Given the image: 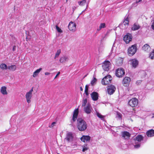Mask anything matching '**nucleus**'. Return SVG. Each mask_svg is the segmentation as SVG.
Instances as JSON below:
<instances>
[{
	"mask_svg": "<svg viewBox=\"0 0 154 154\" xmlns=\"http://www.w3.org/2000/svg\"><path fill=\"white\" fill-rule=\"evenodd\" d=\"M77 126L79 131H83L86 129L87 125L83 119L81 118H79L77 119Z\"/></svg>",
	"mask_w": 154,
	"mask_h": 154,
	"instance_id": "f257e3e1",
	"label": "nucleus"
},
{
	"mask_svg": "<svg viewBox=\"0 0 154 154\" xmlns=\"http://www.w3.org/2000/svg\"><path fill=\"white\" fill-rule=\"evenodd\" d=\"M143 137L141 135L138 134L135 137H134L133 143L134 144V147L136 149H138L140 146L141 142L143 140Z\"/></svg>",
	"mask_w": 154,
	"mask_h": 154,
	"instance_id": "f03ea898",
	"label": "nucleus"
},
{
	"mask_svg": "<svg viewBox=\"0 0 154 154\" xmlns=\"http://www.w3.org/2000/svg\"><path fill=\"white\" fill-rule=\"evenodd\" d=\"M112 77L110 75L105 76L102 80V84L104 85H107L111 83L112 80Z\"/></svg>",
	"mask_w": 154,
	"mask_h": 154,
	"instance_id": "7ed1b4c3",
	"label": "nucleus"
},
{
	"mask_svg": "<svg viewBox=\"0 0 154 154\" xmlns=\"http://www.w3.org/2000/svg\"><path fill=\"white\" fill-rule=\"evenodd\" d=\"M137 45L134 44L130 47L128 49V54L129 56H132L136 52L137 50Z\"/></svg>",
	"mask_w": 154,
	"mask_h": 154,
	"instance_id": "20e7f679",
	"label": "nucleus"
},
{
	"mask_svg": "<svg viewBox=\"0 0 154 154\" xmlns=\"http://www.w3.org/2000/svg\"><path fill=\"white\" fill-rule=\"evenodd\" d=\"M125 74V70L123 68H118L116 70V75L118 77H122L124 76Z\"/></svg>",
	"mask_w": 154,
	"mask_h": 154,
	"instance_id": "39448f33",
	"label": "nucleus"
},
{
	"mask_svg": "<svg viewBox=\"0 0 154 154\" xmlns=\"http://www.w3.org/2000/svg\"><path fill=\"white\" fill-rule=\"evenodd\" d=\"M138 102L137 99L136 98L134 97L129 100L128 104L130 106L134 107L137 106Z\"/></svg>",
	"mask_w": 154,
	"mask_h": 154,
	"instance_id": "423d86ee",
	"label": "nucleus"
},
{
	"mask_svg": "<svg viewBox=\"0 0 154 154\" xmlns=\"http://www.w3.org/2000/svg\"><path fill=\"white\" fill-rule=\"evenodd\" d=\"M116 90V88L113 85H110L108 86L107 89V91L109 94H112Z\"/></svg>",
	"mask_w": 154,
	"mask_h": 154,
	"instance_id": "0eeeda50",
	"label": "nucleus"
},
{
	"mask_svg": "<svg viewBox=\"0 0 154 154\" xmlns=\"http://www.w3.org/2000/svg\"><path fill=\"white\" fill-rule=\"evenodd\" d=\"M132 39V36L131 34L130 33H127L126 35H125L123 38L124 41L126 43H128L131 41Z\"/></svg>",
	"mask_w": 154,
	"mask_h": 154,
	"instance_id": "6e6552de",
	"label": "nucleus"
},
{
	"mask_svg": "<svg viewBox=\"0 0 154 154\" xmlns=\"http://www.w3.org/2000/svg\"><path fill=\"white\" fill-rule=\"evenodd\" d=\"M110 62L108 61L104 62L103 63L102 67L103 70L106 71H108L109 69Z\"/></svg>",
	"mask_w": 154,
	"mask_h": 154,
	"instance_id": "1a4fd4ad",
	"label": "nucleus"
},
{
	"mask_svg": "<svg viewBox=\"0 0 154 154\" xmlns=\"http://www.w3.org/2000/svg\"><path fill=\"white\" fill-rule=\"evenodd\" d=\"M76 25L74 22H70L68 26V27L70 31H74L75 30Z\"/></svg>",
	"mask_w": 154,
	"mask_h": 154,
	"instance_id": "9d476101",
	"label": "nucleus"
},
{
	"mask_svg": "<svg viewBox=\"0 0 154 154\" xmlns=\"http://www.w3.org/2000/svg\"><path fill=\"white\" fill-rule=\"evenodd\" d=\"M73 136L72 132H69L67 133L65 139L68 142H72L73 140Z\"/></svg>",
	"mask_w": 154,
	"mask_h": 154,
	"instance_id": "9b49d317",
	"label": "nucleus"
},
{
	"mask_svg": "<svg viewBox=\"0 0 154 154\" xmlns=\"http://www.w3.org/2000/svg\"><path fill=\"white\" fill-rule=\"evenodd\" d=\"M131 81V78L128 77H125L122 81V83L124 86H126L129 85Z\"/></svg>",
	"mask_w": 154,
	"mask_h": 154,
	"instance_id": "f8f14e48",
	"label": "nucleus"
},
{
	"mask_svg": "<svg viewBox=\"0 0 154 154\" xmlns=\"http://www.w3.org/2000/svg\"><path fill=\"white\" fill-rule=\"evenodd\" d=\"M92 109L91 105L89 104H87V106L84 108L85 112L87 114H90Z\"/></svg>",
	"mask_w": 154,
	"mask_h": 154,
	"instance_id": "ddd939ff",
	"label": "nucleus"
},
{
	"mask_svg": "<svg viewBox=\"0 0 154 154\" xmlns=\"http://www.w3.org/2000/svg\"><path fill=\"white\" fill-rule=\"evenodd\" d=\"M91 97L92 100L94 101L97 100L99 97L98 93L95 92H93L91 94Z\"/></svg>",
	"mask_w": 154,
	"mask_h": 154,
	"instance_id": "4468645a",
	"label": "nucleus"
},
{
	"mask_svg": "<svg viewBox=\"0 0 154 154\" xmlns=\"http://www.w3.org/2000/svg\"><path fill=\"white\" fill-rule=\"evenodd\" d=\"M91 137L88 135H83L81 138V140L83 142H89L90 140Z\"/></svg>",
	"mask_w": 154,
	"mask_h": 154,
	"instance_id": "2eb2a0df",
	"label": "nucleus"
},
{
	"mask_svg": "<svg viewBox=\"0 0 154 154\" xmlns=\"http://www.w3.org/2000/svg\"><path fill=\"white\" fill-rule=\"evenodd\" d=\"M78 109H75L74 111L72 116V121L73 122L75 121L77 119L78 114Z\"/></svg>",
	"mask_w": 154,
	"mask_h": 154,
	"instance_id": "dca6fc26",
	"label": "nucleus"
},
{
	"mask_svg": "<svg viewBox=\"0 0 154 154\" xmlns=\"http://www.w3.org/2000/svg\"><path fill=\"white\" fill-rule=\"evenodd\" d=\"M122 137L125 139H128L130 137L131 134L129 133L126 131H125L122 132Z\"/></svg>",
	"mask_w": 154,
	"mask_h": 154,
	"instance_id": "f3484780",
	"label": "nucleus"
},
{
	"mask_svg": "<svg viewBox=\"0 0 154 154\" xmlns=\"http://www.w3.org/2000/svg\"><path fill=\"white\" fill-rule=\"evenodd\" d=\"M130 61L132 66L134 68H136L138 65V61L135 59L131 60Z\"/></svg>",
	"mask_w": 154,
	"mask_h": 154,
	"instance_id": "a211bd4d",
	"label": "nucleus"
},
{
	"mask_svg": "<svg viewBox=\"0 0 154 154\" xmlns=\"http://www.w3.org/2000/svg\"><path fill=\"white\" fill-rule=\"evenodd\" d=\"M129 15H126L125 17L124 21L123 23H122V24H123L125 26H128L129 24Z\"/></svg>",
	"mask_w": 154,
	"mask_h": 154,
	"instance_id": "6ab92c4d",
	"label": "nucleus"
},
{
	"mask_svg": "<svg viewBox=\"0 0 154 154\" xmlns=\"http://www.w3.org/2000/svg\"><path fill=\"white\" fill-rule=\"evenodd\" d=\"M32 96V94L27 92L25 95L26 98L27 102L28 103L31 102V99Z\"/></svg>",
	"mask_w": 154,
	"mask_h": 154,
	"instance_id": "aec40b11",
	"label": "nucleus"
},
{
	"mask_svg": "<svg viewBox=\"0 0 154 154\" xmlns=\"http://www.w3.org/2000/svg\"><path fill=\"white\" fill-rule=\"evenodd\" d=\"M146 135L148 137H152L154 136V130L151 129L148 131L146 132Z\"/></svg>",
	"mask_w": 154,
	"mask_h": 154,
	"instance_id": "412c9836",
	"label": "nucleus"
},
{
	"mask_svg": "<svg viewBox=\"0 0 154 154\" xmlns=\"http://www.w3.org/2000/svg\"><path fill=\"white\" fill-rule=\"evenodd\" d=\"M69 58L66 56H63L61 57L60 59V61L61 63H65L68 61Z\"/></svg>",
	"mask_w": 154,
	"mask_h": 154,
	"instance_id": "4be33fe9",
	"label": "nucleus"
},
{
	"mask_svg": "<svg viewBox=\"0 0 154 154\" xmlns=\"http://www.w3.org/2000/svg\"><path fill=\"white\" fill-rule=\"evenodd\" d=\"M142 49L146 52H149L150 51V48L148 44H146L143 46Z\"/></svg>",
	"mask_w": 154,
	"mask_h": 154,
	"instance_id": "5701e85b",
	"label": "nucleus"
},
{
	"mask_svg": "<svg viewBox=\"0 0 154 154\" xmlns=\"http://www.w3.org/2000/svg\"><path fill=\"white\" fill-rule=\"evenodd\" d=\"M1 92L3 94H7L8 93L6 91V87L4 86L2 87L1 89Z\"/></svg>",
	"mask_w": 154,
	"mask_h": 154,
	"instance_id": "b1692460",
	"label": "nucleus"
},
{
	"mask_svg": "<svg viewBox=\"0 0 154 154\" xmlns=\"http://www.w3.org/2000/svg\"><path fill=\"white\" fill-rule=\"evenodd\" d=\"M140 27V26L138 24L135 23L133 25L132 29L133 30H136L138 29Z\"/></svg>",
	"mask_w": 154,
	"mask_h": 154,
	"instance_id": "393cba45",
	"label": "nucleus"
},
{
	"mask_svg": "<svg viewBox=\"0 0 154 154\" xmlns=\"http://www.w3.org/2000/svg\"><path fill=\"white\" fill-rule=\"evenodd\" d=\"M16 66L15 65H12L11 66H8V69L9 70L12 71H14L16 69Z\"/></svg>",
	"mask_w": 154,
	"mask_h": 154,
	"instance_id": "a878e982",
	"label": "nucleus"
},
{
	"mask_svg": "<svg viewBox=\"0 0 154 154\" xmlns=\"http://www.w3.org/2000/svg\"><path fill=\"white\" fill-rule=\"evenodd\" d=\"M42 70V68H40L39 69H38L35 70V72L33 73V76L34 77H36L37 75H38V73L40 72Z\"/></svg>",
	"mask_w": 154,
	"mask_h": 154,
	"instance_id": "bb28decb",
	"label": "nucleus"
},
{
	"mask_svg": "<svg viewBox=\"0 0 154 154\" xmlns=\"http://www.w3.org/2000/svg\"><path fill=\"white\" fill-rule=\"evenodd\" d=\"M7 65L5 63H2L0 65V68L2 69H8Z\"/></svg>",
	"mask_w": 154,
	"mask_h": 154,
	"instance_id": "cd10ccee",
	"label": "nucleus"
},
{
	"mask_svg": "<svg viewBox=\"0 0 154 154\" xmlns=\"http://www.w3.org/2000/svg\"><path fill=\"white\" fill-rule=\"evenodd\" d=\"M79 5L81 6H84L86 3L85 0H82L78 2Z\"/></svg>",
	"mask_w": 154,
	"mask_h": 154,
	"instance_id": "c85d7f7f",
	"label": "nucleus"
},
{
	"mask_svg": "<svg viewBox=\"0 0 154 154\" xmlns=\"http://www.w3.org/2000/svg\"><path fill=\"white\" fill-rule=\"evenodd\" d=\"M96 114L97 116L100 119L102 120H103L104 119V116L102 115L99 112H97Z\"/></svg>",
	"mask_w": 154,
	"mask_h": 154,
	"instance_id": "c756f323",
	"label": "nucleus"
},
{
	"mask_svg": "<svg viewBox=\"0 0 154 154\" xmlns=\"http://www.w3.org/2000/svg\"><path fill=\"white\" fill-rule=\"evenodd\" d=\"M61 53V50L60 49L58 50L57 51V52L55 54L54 59H55L56 58L58 57L60 55Z\"/></svg>",
	"mask_w": 154,
	"mask_h": 154,
	"instance_id": "7c9ffc66",
	"label": "nucleus"
},
{
	"mask_svg": "<svg viewBox=\"0 0 154 154\" xmlns=\"http://www.w3.org/2000/svg\"><path fill=\"white\" fill-rule=\"evenodd\" d=\"M88 85H86L85 87V92L87 96H88L89 94V93H88Z\"/></svg>",
	"mask_w": 154,
	"mask_h": 154,
	"instance_id": "2f4dec72",
	"label": "nucleus"
},
{
	"mask_svg": "<svg viewBox=\"0 0 154 154\" xmlns=\"http://www.w3.org/2000/svg\"><path fill=\"white\" fill-rule=\"evenodd\" d=\"M122 114L120 112H117V115L116 117L119 118V119H122Z\"/></svg>",
	"mask_w": 154,
	"mask_h": 154,
	"instance_id": "473e14b6",
	"label": "nucleus"
},
{
	"mask_svg": "<svg viewBox=\"0 0 154 154\" xmlns=\"http://www.w3.org/2000/svg\"><path fill=\"white\" fill-rule=\"evenodd\" d=\"M149 57L151 59H154V50L150 54Z\"/></svg>",
	"mask_w": 154,
	"mask_h": 154,
	"instance_id": "72a5a7b5",
	"label": "nucleus"
},
{
	"mask_svg": "<svg viewBox=\"0 0 154 154\" xmlns=\"http://www.w3.org/2000/svg\"><path fill=\"white\" fill-rule=\"evenodd\" d=\"M56 29L57 32L60 33H61L62 32V31L57 26H56Z\"/></svg>",
	"mask_w": 154,
	"mask_h": 154,
	"instance_id": "f704fd0d",
	"label": "nucleus"
},
{
	"mask_svg": "<svg viewBox=\"0 0 154 154\" xmlns=\"http://www.w3.org/2000/svg\"><path fill=\"white\" fill-rule=\"evenodd\" d=\"M87 103V100L86 99L82 101V106H85L86 103Z\"/></svg>",
	"mask_w": 154,
	"mask_h": 154,
	"instance_id": "c9c22d12",
	"label": "nucleus"
},
{
	"mask_svg": "<svg viewBox=\"0 0 154 154\" xmlns=\"http://www.w3.org/2000/svg\"><path fill=\"white\" fill-rule=\"evenodd\" d=\"M100 26L102 28H104L106 27V24L104 23H101Z\"/></svg>",
	"mask_w": 154,
	"mask_h": 154,
	"instance_id": "e433bc0d",
	"label": "nucleus"
},
{
	"mask_svg": "<svg viewBox=\"0 0 154 154\" xmlns=\"http://www.w3.org/2000/svg\"><path fill=\"white\" fill-rule=\"evenodd\" d=\"M97 81V79L95 78H94V79L92 80L91 82V84L92 85L96 82Z\"/></svg>",
	"mask_w": 154,
	"mask_h": 154,
	"instance_id": "4c0bfd02",
	"label": "nucleus"
},
{
	"mask_svg": "<svg viewBox=\"0 0 154 154\" xmlns=\"http://www.w3.org/2000/svg\"><path fill=\"white\" fill-rule=\"evenodd\" d=\"M109 32H107L106 34H105V36L104 37H103V39H102V40H103L104 38H106V37L108 36V34Z\"/></svg>",
	"mask_w": 154,
	"mask_h": 154,
	"instance_id": "58836bf2",
	"label": "nucleus"
},
{
	"mask_svg": "<svg viewBox=\"0 0 154 154\" xmlns=\"http://www.w3.org/2000/svg\"><path fill=\"white\" fill-rule=\"evenodd\" d=\"M141 80H138L136 82V84L137 85H140V84H141Z\"/></svg>",
	"mask_w": 154,
	"mask_h": 154,
	"instance_id": "ea45409f",
	"label": "nucleus"
},
{
	"mask_svg": "<svg viewBox=\"0 0 154 154\" xmlns=\"http://www.w3.org/2000/svg\"><path fill=\"white\" fill-rule=\"evenodd\" d=\"M87 149H88L87 148V147H85V146H84L83 147V148L82 149V151L85 152V151L87 150Z\"/></svg>",
	"mask_w": 154,
	"mask_h": 154,
	"instance_id": "a19ab883",
	"label": "nucleus"
},
{
	"mask_svg": "<svg viewBox=\"0 0 154 154\" xmlns=\"http://www.w3.org/2000/svg\"><path fill=\"white\" fill-rule=\"evenodd\" d=\"M56 124V122H53L51 125V126H50V127H53L54 126V125L55 124Z\"/></svg>",
	"mask_w": 154,
	"mask_h": 154,
	"instance_id": "79ce46f5",
	"label": "nucleus"
},
{
	"mask_svg": "<svg viewBox=\"0 0 154 154\" xmlns=\"http://www.w3.org/2000/svg\"><path fill=\"white\" fill-rule=\"evenodd\" d=\"M151 27L152 28V29H153L154 30V20H153V22L152 23Z\"/></svg>",
	"mask_w": 154,
	"mask_h": 154,
	"instance_id": "37998d69",
	"label": "nucleus"
},
{
	"mask_svg": "<svg viewBox=\"0 0 154 154\" xmlns=\"http://www.w3.org/2000/svg\"><path fill=\"white\" fill-rule=\"evenodd\" d=\"M33 91V88L28 93L30 94H32V92Z\"/></svg>",
	"mask_w": 154,
	"mask_h": 154,
	"instance_id": "c03bdc74",
	"label": "nucleus"
},
{
	"mask_svg": "<svg viewBox=\"0 0 154 154\" xmlns=\"http://www.w3.org/2000/svg\"><path fill=\"white\" fill-rule=\"evenodd\" d=\"M60 72H59L57 73V75H56V76H55V77L54 79H55L57 76H58L60 74Z\"/></svg>",
	"mask_w": 154,
	"mask_h": 154,
	"instance_id": "a18cd8bd",
	"label": "nucleus"
},
{
	"mask_svg": "<svg viewBox=\"0 0 154 154\" xmlns=\"http://www.w3.org/2000/svg\"><path fill=\"white\" fill-rule=\"evenodd\" d=\"M16 48V46H14L13 47L12 50L13 51H15V49Z\"/></svg>",
	"mask_w": 154,
	"mask_h": 154,
	"instance_id": "49530a36",
	"label": "nucleus"
},
{
	"mask_svg": "<svg viewBox=\"0 0 154 154\" xmlns=\"http://www.w3.org/2000/svg\"><path fill=\"white\" fill-rule=\"evenodd\" d=\"M102 28H100V26H99V28H98L97 29V31H99Z\"/></svg>",
	"mask_w": 154,
	"mask_h": 154,
	"instance_id": "de8ad7c7",
	"label": "nucleus"
},
{
	"mask_svg": "<svg viewBox=\"0 0 154 154\" xmlns=\"http://www.w3.org/2000/svg\"><path fill=\"white\" fill-rule=\"evenodd\" d=\"M50 73L48 72H45V75H50Z\"/></svg>",
	"mask_w": 154,
	"mask_h": 154,
	"instance_id": "09e8293b",
	"label": "nucleus"
},
{
	"mask_svg": "<svg viewBox=\"0 0 154 154\" xmlns=\"http://www.w3.org/2000/svg\"><path fill=\"white\" fill-rule=\"evenodd\" d=\"M141 1H142V0H137V1L136 2V3H138V2H140Z\"/></svg>",
	"mask_w": 154,
	"mask_h": 154,
	"instance_id": "8fccbe9b",
	"label": "nucleus"
},
{
	"mask_svg": "<svg viewBox=\"0 0 154 154\" xmlns=\"http://www.w3.org/2000/svg\"><path fill=\"white\" fill-rule=\"evenodd\" d=\"M80 88L81 91H83V89L82 88V87H80Z\"/></svg>",
	"mask_w": 154,
	"mask_h": 154,
	"instance_id": "3c124183",
	"label": "nucleus"
},
{
	"mask_svg": "<svg viewBox=\"0 0 154 154\" xmlns=\"http://www.w3.org/2000/svg\"><path fill=\"white\" fill-rule=\"evenodd\" d=\"M152 115H153V116L152 117H153H153H154V113H153V114H152Z\"/></svg>",
	"mask_w": 154,
	"mask_h": 154,
	"instance_id": "603ef678",
	"label": "nucleus"
},
{
	"mask_svg": "<svg viewBox=\"0 0 154 154\" xmlns=\"http://www.w3.org/2000/svg\"><path fill=\"white\" fill-rule=\"evenodd\" d=\"M88 5H87V8L88 7Z\"/></svg>",
	"mask_w": 154,
	"mask_h": 154,
	"instance_id": "864d4df0",
	"label": "nucleus"
},
{
	"mask_svg": "<svg viewBox=\"0 0 154 154\" xmlns=\"http://www.w3.org/2000/svg\"><path fill=\"white\" fill-rule=\"evenodd\" d=\"M66 0L67 1V0Z\"/></svg>",
	"mask_w": 154,
	"mask_h": 154,
	"instance_id": "5fc2aeb1",
	"label": "nucleus"
}]
</instances>
